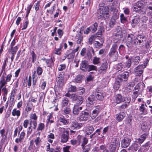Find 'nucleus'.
Masks as SVG:
<instances>
[{"mask_svg":"<svg viewBox=\"0 0 152 152\" xmlns=\"http://www.w3.org/2000/svg\"><path fill=\"white\" fill-rule=\"evenodd\" d=\"M133 42H129V41H127L126 42V45L127 46L128 49L130 50L134 48Z\"/></svg>","mask_w":152,"mask_h":152,"instance_id":"a18cd8bd","label":"nucleus"},{"mask_svg":"<svg viewBox=\"0 0 152 152\" xmlns=\"http://www.w3.org/2000/svg\"><path fill=\"white\" fill-rule=\"evenodd\" d=\"M144 104H142L140 107L139 110L141 112L140 114L142 115H146L148 113L147 110L145 107Z\"/></svg>","mask_w":152,"mask_h":152,"instance_id":"7c9ffc66","label":"nucleus"},{"mask_svg":"<svg viewBox=\"0 0 152 152\" xmlns=\"http://www.w3.org/2000/svg\"><path fill=\"white\" fill-rule=\"evenodd\" d=\"M120 17L121 22V23H124L127 21L126 18L124 16V14H121Z\"/></svg>","mask_w":152,"mask_h":152,"instance_id":"603ef678","label":"nucleus"},{"mask_svg":"<svg viewBox=\"0 0 152 152\" xmlns=\"http://www.w3.org/2000/svg\"><path fill=\"white\" fill-rule=\"evenodd\" d=\"M150 127V125L148 122L145 121L141 125L142 130L144 132L149 131Z\"/></svg>","mask_w":152,"mask_h":152,"instance_id":"bb28decb","label":"nucleus"},{"mask_svg":"<svg viewBox=\"0 0 152 152\" xmlns=\"http://www.w3.org/2000/svg\"><path fill=\"white\" fill-rule=\"evenodd\" d=\"M97 27V23L95 22L92 26L89 27V28H90L91 31L92 32H94L96 31Z\"/></svg>","mask_w":152,"mask_h":152,"instance_id":"79ce46f5","label":"nucleus"},{"mask_svg":"<svg viewBox=\"0 0 152 152\" xmlns=\"http://www.w3.org/2000/svg\"><path fill=\"white\" fill-rule=\"evenodd\" d=\"M78 145L81 144V146H85L88 142V139L84 136L78 135L77 137Z\"/></svg>","mask_w":152,"mask_h":152,"instance_id":"1a4fd4ad","label":"nucleus"},{"mask_svg":"<svg viewBox=\"0 0 152 152\" xmlns=\"http://www.w3.org/2000/svg\"><path fill=\"white\" fill-rule=\"evenodd\" d=\"M94 44L95 47L98 48H102L103 46L102 44L100 43L99 42L97 41H95Z\"/></svg>","mask_w":152,"mask_h":152,"instance_id":"0e129e2a","label":"nucleus"},{"mask_svg":"<svg viewBox=\"0 0 152 152\" xmlns=\"http://www.w3.org/2000/svg\"><path fill=\"white\" fill-rule=\"evenodd\" d=\"M20 111L19 110H17L16 108H15L13 110L12 112V115L13 116H16L17 118H18L20 115Z\"/></svg>","mask_w":152,"mask_h":152,"instance_id":"4c0bfd02","label":"nucleus"},{"mask_svg":"<svg viewBox=\"0 0 152 152\" xmlns=\"http://www.w3.org/2000/svg\"><path fill=\"white\" fill-rule=\"evenodd\" d=\"M95 96L94 95H91L89 96L88 98L87 105L90 106L96 102Z\"/></svg>","mask_w":152,"mask_h":152,"instance_id":"4be33fe9","label":"nucleus"},{"mask_svg":"<svg viewBox=\"0 0 152 152\" xmlns=\"http://www.w3.org/2000/svg\"><path fill=\"white\" fill-rule=\"evenodd\" d=\"M121 83L118 80H116V79L115 82L114 83L113 87L115 90L117 91Z\"/></svg>","mask_w":152,"mask_h":152,"instance_id":"a19ab883","label":"nucleus"},{"mask_svg":"<svg viewBox=\"0 0 152 152\" xmlns=\"http://www.w3.org/2000/svg\"><path fill=\"white\" fill-rule=\"evenodd\" d=\"M127 41H129V42H133L135 40V36L132 34H128L127 37Z\"/></svg>","mask_w":152,"mask_h":152,"instance_id":"ea45409f","label":"nucleus"},{"mask_svg":"<svg viewBox=\"0 0 152 152\" xmlns=\"http://www.w3.org/2000/svg\"><path fill=\"white\" fill-rule=\"evenodd\" d=\"M37 116L35 113H31L30 115L29 120H37Z\"/></svg>","mask_w":152,"mask_h":152,"instance_id":"6e6d98bb","label":"nucleus"},{"mask_svg":"<svg viewBox=\"0 0 152 152\" xmlns=\"http://www.w3.org/2000/svg\"><path fill=\"white\" fill-rule=\"evenodd\" d=\"M101 110V107L98 105L94 107V109L92 111L91 117L92 119H94L98 115Z\"/></svg>","mask_w":152,"mask_h":152,"instance_id":"a211bd4d","label":"nucleus"},{"mask_svg":"<svg viewBox=\"0 0 152 152\" xmlns=\"http://www.w3.org/2000/svg\"><path fill=\"white\" fill-rule=\"evenodd\" d=\"M12 77V75L9 74L6 77L5 76H3L2 77H1L0 80L6 84H7V82L10 81Z\"/></svg>","mask_w":152,"mask_h":152,"instance_id":"a878e982","label":"nucleus"},{"mask_svg":"<svg viewBox=\"0 0 152 152\" xmlns=\"http://www.w3.org/2000/svg\"><path fill=\"white\" fill-rule=\"evenodd\" d=\"M122 96L120 94H118L115 95L114 101L117 104H120L122 102Z\"/></svg>","mask_w":152,"mask_h":152,"instance_id":"2f4dec72","label":"nucleus"},{"mask_svg":"<svg viewBox=\"0 0 152 152\" xmlns=\"http://www.w3.org/2000/svg\"><path fill=\"white\" fill-rule=\"evenodd\" d=\"M66 58L69 59H72L74 58L75 53L72 51V49H69L66 52Z\"/></svg>","mask_w":152,"mask_h":152,"instance_id":"5701e85b","label":"nucleus"},{"mask_svg":"<svg viewBox=\"0 0 152 152\" xmlns=\"http://www.w3.org/2000/svg\"><path fill=\"white\" fill-rule=\"evenodd\" d=\"M108 68V63L107 61L102 63L100 67L99 68V72L100 73H105L107 71Z\"/></svg>","mask_w":152,"mask_h":152,"instance_id":"2eb2a0df","label":"nucleus"},{"mask_svg":"<svg viewBox=\"0 0 152 152\" xmlns=\"http://www.w3.org/2000/svg\"><path fill=\"white\" fill-rule=\"evenodd\" d=\"M132 65L134 66L137 65L140 62V56L136 55L131 56L130 58Z\"/></svg>","mask_w":152,"mask_h":152,"instance_id":"6ab92c4d","label":"nucleus"},{"mask_svg":"<svg viewBox=\"0 0 152 152\" xmlns=\"http://www.w3.org/2000/svg\"><path fill=\"white\" fill-rule=\"evenodd\" d=\"M58 122L64 125H66L69 123V121L63 115H61L58 118Z\"/></svg>","mask_w":152,"mask_h":152,"instance_id":"c756f323","label":"nucleus"},{"mask_svg":"<svg viewBox=\"0 0 152 152\" xmlns=\"http://www.w3.org/2000/svg\"><path fill=\"white\" fill-rule=\"evenodd\" d=\"M140 19L139 16H135L133 17L131 22L132 26L134 27L140 22Z\"/></svg>","mask_w":152,"mask_h":152,"instance_id":"c85d7f7f","label":"nucleus"},{"mask_svg":"<svg viewBox=\"0 0 152 152\" xmlns=\"http://www.w3.org/2000/svg\"><path fill=\"white\" fill-rule=\"evenodd\" d=\"M77 91V88L76 86L69 85L68 88V93L69 92H75Z\"/></svg>","mask_w":152,"mask_h":152,"instance_id":"e433bc0d","label":"nucleus"},{"mask_svg":"<svg viewBox=\"0 0 152 152\" xmlns=\"http://www.w3.org/2000/svg\"><path fill=\"white\" fill-rule=\"evenodd\" d=\"M45 127V125L44 123H40L38 124L37 130L38 131H42L44 130Z\"/></svg>","mask_w":152,"mask_h":152,"instance_id":"49530a36","label":"nucleus"},{"mask_svg":"<svg viewBox=\"0 0 152 152\" xmlns=\"http://www.w3.org/2000/svg\"><path fill=\"white\" fill-rule=\"evenodd\" d=\"M138 145L136 143L133 144L130 146L128 148V150H131L132 151H137L138 148Z\"/></svg>","mask_w":152,"mask_h":152,"instance_id":"f704fd0d","label":"nucleus"},{"mask_svg":"<svg viewBox=\"0 0 152 152\" xmlns=\"http://www.w3.org/2000/svg\"><path fill=\"white\" fill-rule=\"evenodd\" d=\"M146 3L145 1L139 0L134 4L133 10L134 11L139 13L145 12V8L146 7Z\"/></svg>","mask_w":152,"mask_h":152,"instance_id":"7ed1b4c3","label":"nucleus"},{"mask_svg":"<svg viewBox=\"0 0 152 152\" xmlns=\"http://www.w3.org/2000/svg\"><path fill=\"white\" fill-rule=\"evenodd\" d=\"M84 29V27H82L80 28V30L78 34H77L75 37V39L77 40V43L78 44H80L83 41V36L82 32Z\"/></svg>","mask_w":152,"mask_h":152,"instance_id":"ddd939ff","label":"nucleus"},{"mask_svg":"<svg viewBox=\"0 0 152 152\" xmlns=\"http://www.w3.org/2000/svg\"><path fill=\"white\" fill-rule=\"evenodd\" d=\"M95 37L94 35H93L91 36L88 39V42L89 44H92L93 42L95 39Z\"/></svg>","mask_w":152,"mask_h":152,"instance_id":"338daca9","label":"nucleus"},{"mask_svg":"<svg viewBox=\"0 0 152 152\" xmlns=\"http://www.w3.org/2000/svg\"><path fill=\"white\" fill-rule=\"evenodd\" d=\"M130 60V58H129L127 61L125 63V66L126 68H129L132 64V62Z\"/></svg>","mask_w":152,"mask_h":152,"instance_id":"3c124183","label":"nucleus"},{"mask_svg":"<svg viewBox=\"0 0 152 152\" xmlns=\"http://www.w3.org/2000/svg\"><path fill=\"white\" fill-rule=\"evenodd\" d=\"M54 60H53V58L51 57L50 58L46 60V63L47 65V67L52 68V67L54 66Z\"/></svg>","mask_w":152,"mask_h":152,"instance_id":"72a5a7b5","label":"nucleus"},{"mask_svg":"<svg viewBox=\"0 0 152 152\" xmlns=\"http://www.w3.org/2000/svg\"><path fill=\"white\" fill-rule=\"evenodd\" d=\"M32 6V4H30L27 7L26 9V15L25 16V18H28L29 14L30 13V11Z\"/></svg>","mask_w":152,"mask_h":152,"instance_id":"09e8293b","label":"nucleus"},{"mask_svg":"<svg viewBox=\"0 0 152 152\" xmlns=\"http://www.w3.org/2000/svg\"><path fill=\"white\" fill-rule=\"evenodd\" d=\"M94 127L96 129L97 127L95 125H94V126H88L87 128V131L86 132V134L89 135L92 133L94 130Z\"/></svg>","mask_w":152,"mask_h":152,"instance_id":"c9c22d12","label":"nucleus"},{"mask_svg":"<svg viewBox=\"0 0 152 152\" xmlns=\"http://www.w3.org/2000/svg\"><path fill=\"white\" fill-rule=\"evenodd\" d=\"M97 68L96 66L94 65H89L88 66V71L90 72L92 70L97 71Z\"/></svg>","mask_w":152,"mask_h":152,"instance_id":"8fccbe9b","label":"nucleus"},{"mask_svg":"<svg viewBox=\"0 0 152 152\" xmlns=\"http://www.w3.org/2000/svg\"><path fill=\"white\" fill-rule=\"evenodd\" d=\"M15 95L11 94L10 96V105L9 106L11 107L12 105H14V101Z\"/></svg>","mask_w":152,"mask_h":152,"instance_id":"37998d69","label":"nucleus"},{"mask_svg":"<svg viewBox=\"0 0 152 152\" xmlns=\"http://www.w3.org/2000/svg\"><path fill=\"white\" fill-rule=\"evenodd\" d=\"M129 73L128 72H125L122 74L117 76L116 78V80L121 83L126 81L129 76Z\"/></svg>","mask_w":152,"mask_h":152,"instance_id":"0eeeda50","label":"nucleus"},{"mask_svg":"<svg viewBox=\"0 0 152 152\" xmlns=\"http://www.w3.org/2000/svg\"><path fill=\"white\" fill-rule=\"evenodd\" d=\"M82 79V76L81 75H77L76 77L75 80L77 83H80L81 82Z\"/></svg>","mask_w":152,"mask_h":152,"instance_id":"bf43d9fd","label":"nucleus"},{"mask_svg":"<svg viewBox=\"0 0 152 152\" xmlns=\"http://www.w3.org/2000/svg\"><path fill=\"white\" fill-rule=\"evenodd\" d=\"M147 39V37L145 35L140 34L137 36L134 41L133 44L136 46L140 45L142 43L145 42Z\"/></svg>","mask_w":152,"mask_h":152,"instance_id":"423d86ee","label":"nucleus"},{"mask_svg":"<svg viewBox=\"0 0 152 152\" xmlns=\"http://www.w3.org/2000/svg\"><path fill=\"white\" fill-rule=\"evenodd\" d=\"M120 145V142L116 138H113L110 144L108 149L110 152H118L116 150L117 147Z\"/></svg>","mask_w":152,"mask_h":152,"instance_id":"39448f33","label":"nucleus"},{"mask_svg":"<svg viewBox=\"0 0 152 152\" xmlns=\"http://www.w3.org/2000/svg\"><path fill=\"white\" fill-rule=\"evenodd\" d=\"M118 49L120 54H121L122 51H124L125 47L123 45H119Z\"/></svg>","mask_w":152,"mask_h":152,"instance_id":"864d4df0","label":"nucleus"},{"mask_svg":"<svg viewBox=\"0 0 152 152\" xmlns=\"http://www.w3.org/2000/svg\"><path fill=\"white\" fill-rule=\"evenodd\" d=\"M43 70L42 68L40 66L37 67V73L38 75H41L43 72Z\"/></svg>","mask_w":152,"mask_h":152,"instance_id":"e2e57ef3","label":"nucleus"},{"mask_svg":"<svg viewBox=\"0 0 152 152\" xmlns=\"http://www.w3.org/2000/svg\"><path fill=\"white\" fill-rule=\"evenodd\" d=\"M119 15V13L118 12H114L113 13V15L111 18L116 20L118 18Z\"/></svg>","mask_w":152,"mask_h":152,"instance_id":"4d7b16f0","label":"nucleus"},{"mask_svg":"<svg viewBox=\"0 0 152 152\" xmlns=\"http://www.w3.org/2000/svg\"><path fill=\"white\" fill-rule=\"evenodd\" d=\"M83 125L82 123H78L77 121H75L71 122L70 127L72 129L78 130Z\"/></svg>","mask_w":152,"mask_h":152,"instance_id":"4468645a","label":"nucleus"},{"mask_svg":"<svg viewBox=\"0 0 152 152\" xmlns=\"http://www.w3.org/2000/svg\"><path fill=\"white\" fill-rule=\"evenodd\" d=\"M113 42L108 55L110 58H112L114 61H115L117 60L118 57V49L121 40L120 39H115L114 38Z\"/></svg>","mask_w":152,"mask_h":152,"instance_id":"f257e3e1","label":"nucleus"},{"mask_svg":"<svg viewBox=\"0 0 152 152\" xmlns=\"http://www.w3.org/2000/svg\"><path fill=\"white\" fill-rule=\"evenodd\" d=\"M63 112L64 114H70L72 113V110L69 106L66 107L64 108Z\"/></svg>","mask_w":152,"mask_h":152,"instance_id":"58836bf2","label":"nucleus"},{"mask_svg":"<svg viewBox=\"0 0 152 152\" xmlns=\"http://www.w3.org/2000/svg\"><path fill=\"white\" fill-rule=\"evenodd\" d=\"M65 96L70 98L72 102L75 103V104H77L78 106H80L83 102V98L75 94H70L69 93H66L65 94Z\"/></svg>","mask_w":152,"mask_h":152,"instance_id":"20e7f679","label":"nucleus"},{"mask_svg":"<svg viewBox=\"0 0 152 152\" xmlns=\"http://www.w3.org/2000/svg\"><path fill=\"white\" fill-rule=\"evenodd\" d=\"M25 18L26 21L23 23V28L22 29V30L26 29L28 24L29 22L28 18Z\"/></svg>","mask_w":152,"mask_h":152,"instance_id":"052dcab7","label":"nucleus"},{"mask_svg":"<svg viewBox=\"0 0 152 152\" xmlns=\"http://www.w3.org/2000/svg\"><path fill=\"white\" fill-rule=\"evenodd\" d=\"M149 58H145L143 61V64H142V65L144 68H145L148 65L150 60Z\"/></svg>","mask_w":152,"mask_h":152,"instance_id":"680f3d73","label":"nucleus"},{"mask_svg":"<svg viewBox=\"0 0 152 152\" xmlns=\"http://www.w3.org/2000/svg\"><path fill=\"white\" fill-rule=\"evenodd\" d=\"M145 88V85L143 83H138L135 86L133 91L138 90L139 91L142 93L144 90Z\"/></svg>","mask_w":152,"mask_h":152,"instance_id":"412c9836","label":"nucleus"},{"mask_svg":"<svg viewBox=\"0 0 152 152\" xmlns=\"http://www.w3.org/2000/svg\"><path fill=\"white\" fill-rule=\"evenodd\" d=\"M60 137L61 142L63 143L66 142L69 138V131L64 130L62 133Z\"/></svg>","mask_w":152,"mask_h":152,"instance_id":"9b49d317","label":"nucleus"},{"mask_svg":"<svg viewBox=\"0 0 152 152\" xmlns=\"http://www.w3.org/2000/svg\"><path fill=\"white\" fill-rule=\"evenodd\" d=\"M116 23V20L111 18L109 23V25L110 27L113 28Z\"/></svg>","mask_w":152,"mask_h":152,"instance_id":"69168bd1","label":"nucleus"},{"mask_svg":"<svg viewBox=\"0 0 152 152\" xmlns=\"http://www.w3.org/2000/svg\"><path fill=\"white\" fill-rule=\"evenodd\" d=\"M126 114L123 112H120L119 113L116 115V119L118 121H122L125 117Z\"/></svg>","mask_w":152,"mask_h":152,"instance_id":"cd10ccee","label":"nucleus"},{"mask_svg":"<svg viewBox=\"0 0 152 152\" xmlns=\"http://www.w3.org/2000/svg\"><path fill=\"white\" fill-rule=\"evenodd\" d=\"M114 129H115L114 127H111L110 128V126H107L104 128L102 131V134L101 135V137L104 138V137L103 135L106 134L109 130H110V132L109 133L110 134L112 135H115V132H112V130H113Z\"/></svg>","mask_w":152,"mask_h":152,"instance_id":"f3484780","label":"nucleus"},{"mask_svg":"<svg viewBox=\"0 0 152 152\" xmlns=\"http://www.w3.org/2000/svg\"><path fill=\"white\" fill-rule=\"evenodd\" d=\"M93 63L94 64H98L100 63V58L96 56L94 57L93 60Z\"/></svg>","mask_w":152,"mask_h":152,"instance_id":"de8ad7c7","label":"nucleus"},{"mask_svg":"<svg viewBox=\"0 0 152 152\" xmlns=\"http://www.w3.org/2000/svg\"><path fill=\"white\" fill-rule=\"evenodd\" d=\"M96 93L95 94V96L96 98L99 100L103 101L104 97L106 96V93L103 91L101 92H99V91H98L97 90Z\"/></svg>","mask_w":152,"mask_h":152,"instance_id":"aec40b11","label":"nucleus"},{"mask_svg":"<svg viewBox=\"0 0 152 152\" xmlns=\"http://www.w3.org/2000/svg\"><path fill=\"white\" fill-rule=\"evenodd\" d=\"M69 100L66 97H64L62 99L61 105L62 108L64 107L67 106L69 102Z\"/></svg>","mask_w":152,"mask_h":152,"instance_id":"473e14b6","label":"nucleus"},{"mask_svg":"<svg viewBox=\"0 0 152 152\" xmlns=\"http://www.w3.org/2000/svg\"><path fill=\"white\" fill-rule=\"evenodd\" d=\"M109 6H104V3H101L99 4V9L97 13V16L98 18H103L108 19L110 16L109 13Z\"/></svg>","mask_w":152,"mask_h":152,"instance_id":"f03ea898","label":"nucleus"},{"mask_svg":"<svg viewBox=\"0 0 152 152\" xmlns=\"http://www.w3.org/2000/svg\"><path fill=\"white\" fill-rule=\"evenodd\" d=\"M148 134L147 132H146L141 135L140 136V137L145 141L146 139L148 137Z\"/></svg>","mask_w":152,"mask_h":152,"instance_id":"774afa93","label":"nucleus"},{"mask_svg":"<svg viewBox=\"0 0 152 152\" xmlns=\"http://www.w3.org/2000/svg\"><path fill=\"white\" fill-rule=\"evenodd\" d=\"M83 152H88L90 150V147L88 145L81 146Z\"/></svg>","mask_w":152,"mask_h":152,"instance_id":"13d9d810","label":"nucleus"},{"mask_svg":"<svg viewBox=\"0 0 152 152\" xmlns=\"http://www.w3.org/2000/svg\"><path fill=\"white\" fill-rule=\"evenodd\" d=\"M58 75L56 78V81L57 84L60 87H62L65 83L66 82L64 80V73H62Z\"/></svg>","mask_w":152,"mask_h":152,"instance_id":"9d476101","label":"nucleus"},{"mask_svg":"<svg viewBox=\"0 0 152 152\" xmlns=\"http://www.w3.org/2000/svg\"><path fill=\"white\" fill-rule=\"evenodd\" d=\"M142 64L140 65L134 69V72L137 76H140L143 73L144 69Z\"/></svg>","mask_w":152,"mask_h":152,"instance_id":"f8f14e48","label":"nucleus"},{"mask_svg":"<svg viewBox=\"0 0 152 152\" xmlns=\"http://www.w3.org/2000/svg\"><path fill=\"white\" fill-rule=\"evenodd\" d=\"M89 65L86 61H82L80 64V69L82 71L86 72L88 70Z\"/></svg>","mask_w":152,"mask_h":152,"instance_id":"b1692460","label":"nucleus"},{"mask_svg":"<svg viewBox=\"0 0 152 152\" xmlns=\"http://www.w3.org/2000/svg\"><path fill=\"white\" fill-rule=\"evenodd\" d=\"M82 107L74 104L73 109V113L74 115H77L79 114L80 110L82 109Z\"/></svg>","mask_w":152,"mask_h":152,"instance_id":"393cba45","label":"nucleus"},{"mask_svg":"<svg viewBox=\"0 0 152 152\" xmlns=\"http://www.w3.org/2000/svg\"><path fill=\"white\" fill-rule=\"evenodd\" d=\"M131 139L130 137H125L121 140V147L122 148H126L130 145L131 141Z\"/></svg>","mask_w":152,"mask_h":152,"instance_id":"dca6fc26","label":"nucleus"},{"mask_svg":"<svg viewBox=\"0 0 152 152\" xmlns=\"http://www.w3.org/2000/svg\"><path fill=\"white\" fill-rule=\"evenodd\" d=\"M131 99V98L130 96H128L126 97H124L122 98V102H124L126 104H128V105H129V104Z\"/></svg>","mask_w":152,"mask_h":152,"instance_id":"c03bdc74","label":"nucleus"},{"mask_svg":"<svg viewBox=\"0 0 152 152\" xmlns=\"http://www.w3.org/2000/svg\"><path fill=\"white\" fill-rule=\"evenodd\" d=\"M90 115L91 114L88 110L82 111L80 113L79 120L80 121H87L89 119Z\"/></svg>","mask_w":152,"mask_h":152,"instance_id":"6e6552de","label":"nucleus"},{"mask_svg":"<svg viewBox=\"0 0 152 152\" xmlns=\"http://www.w3.org/2000/svg\"><path fill=\"white\" fill-rule=\"evenodd\" d=\"M129 106V105H128V104L123 103L119 107L118 109L120 110L121 111L122 110L125 109Z\"/></svg>","mask_w":152,"mask_h":152,"instance_id":"5fc2aeb1","label":"nucleus"}]
</instances>
